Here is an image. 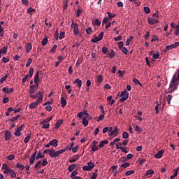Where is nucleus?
<instances>
[{"instance_id": "37", "label": "nucleus", "mask_w": 179, "mask_h": 179, "mask_svg": "<svg viewBox=\"0 0 179 179\" xmlns=\"http://www.w3.org/2000/svg\"><path fill=\"white\" fill-rule=\"evenodd\" d=\"M115 57V53L114 52V50H110V52L109 53V58H114Z\"/></svg>"}, {"instance_id": "48", "label": "nucleus", "mask_w": 179, "mask_h": 179, "mask_svg": "<svg viewBox=\"0 0 179 179\" xmlns=\"http://www.w3.org/2000/svg\"><path fill=\"white\" fill-rule=\"evenodd\" d=\"M54 37L56 40H58L59 37V34L58 33V29H57L55 32V35Z\"/></svg>"}, {"instance_id": "26", "label": "nucleus", "mask_w": 179, "mask_h": 179, "mask_svg": "<svg viewBox=\"0 0 179 179\" xmlns=\"http://www.w3.org/2000/svg\"><path fill=\"white\" fill-rule=\"evenodd\" d=\"M60 103L62 104V108H64V107H65V106H66V100L65 99V98L62 97Z\"/></svg>"}, {"instance_id": "59", "label": "nucleus", "mask_w": 179, "mask_h": 179, "mask_svg": "<svg viewBox=\"0 0 179 179\" xmlns=\"http://www.w3.org/2000/svg\"><path fill=\"white\" fill-rule=\"evenodd\" d=\"M171 99H173V96H172L171 95L169 94V95L167 96L168 104H170V103H171Z\"/></svg>"}, {"instance_id": "47", "label": "nucleus", "mask_w": 179, "mask_h": 179, "mask_svg": "<svg viewBox=\"0 0 179 179\" xmlns=\"http://www.w3.org/2000/svg\"><path fill=\"white\" fill-rule=\"evenodd\" d=\"M30 138H31V136L30 135L25 137V138L24 140V143H29V141H30Z\"/></svg>"}, {"instance_id": "57", "label": "nucleus", "mask_w": 179, "mask_h": 179, "mask_svg": "<svg viewBox=\"0 0 179 179\" xmlns=\"http://www.w3.org/2000/svg\"><path fill=\"white\" fill-rule=\"evenodd\" d=\"M98 177V175H97V173H92V175L91 176L90 178L91 179H96Z\"/></svg>"}, {"instance_id": "5", "label": "nucleus", "mask_w": 179, "mask_h": 179, "mask_svg": "<svg viewBox=\"0 0 179 179\" xmlns=\"http://www.w3.org/2000/svg\"><path fill=\"white\" fill-rule=\"evenodd\" d=\"M39 103H43L42 102V97L41 96L40 99H36L35 102H32L29 104V108L34 109L36 108L38 106Z\"/></svg>"}, {"instance_id": "46", "label": "nucleus", "mask_w": 179, "mask_h": 179, "mask_svg": "<svg viewBox=\"0 0 179 179\" xmlns=\"http://www.w3.org/2000/svg\"><path fill=\"white\" fill-rule=\"evenodd\" d=\"M103 37H104V32L101 31L100 34L98 36V38L99 39V41H101L103 40Z\"/></svg>"}, {"instance_id": "33", "label": "nucleus", "mask_w": 179, "mask_h": 179, "mask_svg": "<svg viewBox=\"0 0 179 179\" xmlns=\"http://www.w3.org/2000/svg\"><path fill=\"white\" fill-rule=\"evenodd\" d=\"M82 12H83V10L80 8H78L76 13L77 17H79L80 15H82Z\"/></svg>"}, {"instance_id": "27", "label": "nucleus", "mask_w": 179, "mask_h": 179, "mask_svg": "<svg viewBox=\"0 0 179 179\" xmlns=\"http://www.w3.org/2000/svg\"><path fill=\"white\" fill-rule=\"evenodd\" d=\"M47 43H48V37L45 36V38L41 41L42 45L44 47L45 45H47Z\"/></svg>"}, {"instance_id": "25", "label": "nucleus", "mask_w": 179, "mask_h": 179, "mask_svg": "<svg viewBox=\"0 0 179 179\" xmlns=\"http://www.w3.org/2000/svg\"><path fill=\"white\" fill-rule=\"evenodd\" d=\"M44 156L45 155L43 154H41L40 152H38L37 154H36V160H38V159H44Z\"/></svg>"}, {"instance_id": "21", "label": "nucleus", "mask_w": 179, "mask_h": 179, "mask_svg": "<svg viewBox=\"0 0 179 179\" xmlns=\"http://www.w3.org/2000/svg\"><path fill=\"white\" fill-rule=\"evenodd\" d=\"M62 120H59L55 124V129H58V128H59L61 125H62Z\"/></svg>"}, {"instance_id": "41", "label": "nucleus", "mask_w": 179, "mask_h": 179, "mask_svg": "<svg viewBox=\"0 0 179 179\" xmlns=\"http://www.w3.org/2000/svg\"><path fill=\"white\" fill-rule=\"evenodd\" d=\"M1 51V54H6L8 52V47H3L2 49H0Z\"/></svg>"}, {"instance_id": "39", "label": "nucleus", "mask_w": 179, "mask_h": 179, "mask_svg": "<svg viewBox=\"0 0 179 179\" xmlns=\"http://www.w3.org/2000/svg\"><path fill=\"white\" fill-rule=\"evenodd\" d=\"M42 125V128H43V129H48V128H50V123H44Z\"/></svg>"}, {"instance_id": "42", "label": "nucleus", "mask_w": 179, "mask_h": 179, "mask_svg": "<svg viewBox=\"0 0 179 179\" xmlns=\"http://www.w3.org/2000/svg\"><path fill=\"white\" fill-rule=\"evenodd\" d=\"M120 51H122V52H124L126 55L127 54H128V49H127V48L123 47L122 48L120 49Z\"/></svg>"}, {"instance_id": "63", "label": "nucleus", "mask_w": 179, "mask_h": 179, "mask_svg": "<svg viewBox=\"0 0 179 179\" xmlns=\"http://www.w3.org/2000/svg\"><path fill=\"white\" fill-rule=\"evenodd\" d=\"M2 61L4 62V64H8V62H9V59L3 57L2 58Z\"/></svg>"}, {"instance_id": "34", "label": "nucleus", "mask_w": 179, "mask_h": 179, "mask_svg": "<svg viewBox=\"0 0 179 179\" xmlns=\"http://www.w3.org/2000/svg\"><path fill=\"white\" fill-rule=\"evenodd\" d=\"M78 174H79V173L78 172V171H73L71 174L70 175L71 178H73V177H76V176H78Z\"/></svg>"}, {"instance_id": "50", "label": "nucleus", "mask_w": 179, "mask_h": 179, "mask_svg": "<svg viewBox=\"0 0 179 179\" xmlns=\"http://www.w3.org/2000/svg\"><path fill=\"white\" fill-rule=\"evenodd\" d=\"M135 173V171H127L125 173V176H131L132 174H134Z\"/></svg>"}, {"instance_id": "58", "label": "nucleus", "mask_w": 179, "mask_h": 179, "mask_svg": "<svg viewBox=\"0 0 179 179\" xmlns=\"http://www.w3.org/2000/svg\"><path fill=\"white\" fill-rule=\"evenodd\" d=\"M4 174H10L12 173V169H7L3 171Z\"/></svg>"}, {"instance_id": "9", "label": "nucleus", "mask_w": 179, "mask_h": 179, "mask_svg": "<svg viewBox=\"0 0 179 179\" xmlns=\"http://www.w3.org/2000/svg\"><path fill=\"white\" fill-rule=\"evenodd\" d=\"M4 138H5V141H9V139H10V138H12V132H10V131L7 130L4 132Z\"/></svg>"}, {"instance_id": "44", "label": "nucleus", "mask_w": 179, "mask_h": 179, "mask_svg": "<svg viewBox=\"0 0 179 179\" xmlns=\"http://www.w3.org/2000/svg\"><path fill=\"white\" fill-rule=\"evenodd\" d=\"M107 15H108V16L109 17V20H111L113 19V17H115V14L113 15L110 12H107Z\"/></svg>"}, {"instance_id": "55", "label": "nucleus", "mask_w": 179, "mask_h": 179, "mask_svg": "<svg viewBox=\"0 0 179 179\" xmlns=\"http://www.w3.org/2000/svg\"><path fill=\"white\" fill-rule=\"evenodd\" d=\"M40 167H41V161H38L35 165V169H40Z\"/></svg>"}, {"instance_id": "23", "label": "nucleus", "mask_w": 179, "mask_h": 179, "mask_svg": "<svg viewBox=\"0 0 179 179\" xmlns=\"http://www.w3.org/2000/svg\"><path fill=\"white\" fill-rule=\"evenodd\" d=\"M163 151H159L157 154L155 155V157L156 159H162V157L163 156Z\"/></svg>"}, {"instance_id": "3", "label": "nucleus", "mask_w": 179, "mask_h": 179, "mask_svg": "<svg viewBox=\"0 0 179 179\" xmlns=\"http://www.w3.org/2000/svg\"><path fill=\"white\" fill-rule=\"evenodd\" d=\"M71 29H73V33L75 36H78L79 34V25H78V23L74 22L73 20L71 24Z\"/></svg>"}, {"instance_id": "19", "label": "nucleus", "mask_w": 179, "mask_h": 179, "mask_svg": "<svg viewBox=\"0 0 179 179\" xmlns=\"http://www.w3.org/2000/svg\"><path fill=\"white\" fill-rule=\"evenodd\" d=\"M105 145H108V140H103L101 141L99 144V148H104Z\"/></svg>"}, {"instance_id": "28", "label": "nucleus", "mask_w": 179, "mask_h": 179, "mask_svg": "<svg viewBox=\"0 0 179 179\" xmlns=\"http://www.w3.org/2000/svg\"><path fill=\"white\" fill-rule=\"evenodd\" d=\"M82 124L84 125V127H87L89 125V121L86 117H83L82 120Z\"/></svg>"}, {"instance_id": "52", "label": "nucleus", "mask_w": 179, "mask_h": 179, "mask_svg": "<svg viewBox=\"0 0 179 179\" xmlns=\"http://www.w3.org/2000/svg\"><path fill=\"white\" fill-rule=\"evenodd\" d=\"M83 170H84V171H90V170H92L89 166H83Z\"/></svg>"}, {"instance_id": "22", "label": "nucleus", "mask_w": 179, "mask_h": 179, "mask_svg": "<svg viewBox=\"0 0 179 179\" xmlns=\"http://www.w3.org/2000/svg\"><path fill=\"white\" fill-rule=\"evenodd\" d=\"M93 26H100L101 24V21L99 19H95V20L92 21Z\"/></svg>"}, {"instance_id": "35", "label": "nucleus", "mask_w": 179, "mask_h": 179, "mask_svg": "<svg viewBox=\"0 0 179 179\" xmlns=\"http://www.w3.org/2000/svg\"><path fill=\"white\" fill-rule=\"evenodd\" d=\"M6 79H8V74H6L4 76H3L0 79V83H3V82H5V80H6Z\"/></svg>"}, {"instance_id": "64", "label": "nucleus", "mask_w": 179, "mask_h": 179, "mask_svg": "<svg viewBox=\"0 0 179 179\" xmlns=\"http://www.w3.org/2000/svg\"><path fill=\"white\" fill-rule=\"evenodd\" d=\"M7 159H8V160H13V159H15V155H8V156L7 157Z\"/></svg>"}, {"instance_id": "29", "label": "nucleus", "mask_w": 179, "mask_h": 179, "mask_svg": "<svg viewBox=\"0 0 179 179\" xmlns=\"http://www.w3.org/2000/svg\"><path fill=\"white\" fill-rule=\"evenodd\" d=\"M76 166V164H71L69 166L68 170L70 173H72L73 170L75 169V167Z\"/></svg>"}, {"instance_id": "36", "label": "nucleus", "mask_w": 179, "mask_h": 179, "mask_svg": "<svg viewBox=\"0 0 179 179\" xmlns=\"http://www.w3.org/2000/svg\"><path fill=\"white\" fill-rule=\"evenodd\" d=\"M83 114L85 116L84 118H85V119H87V118H89V117H90V114H89L87 110H84L83 112Z\"/></svg>"}, {"instance_id": "54", "label": "nucleus", "mask_w": 179, "mask_h": 179, "mask_svg": "<svg viewBox=\"0 0 179 179\" xmlns=\"http://www.w3.org/2000/svg\"><path fill=\"white\" fill-rule=\"evenodd\" d=\"M31 62H33V59H29L28 62L26 64L27 68H29V66H30V65L31 64Z\"/></svg>"}, {"instance_id": "12", "label": "nucleus", "mask_w": 179, "mask_h": 179, "mask_svg": "<svg viewBox=\"0 0 179 179\" xmlns=\"http://www.w3.org/2000/svg\"><path fill=\"white\" fill-rule=\"evenodd\" d=\"M176 47H179L178 42H176L174 44H172L171 45H166V48L167 50H173V48H176Z\"/></svg>"}, {"instance_id": "31", "label": "nucleus", "mask_w": 179, "mask_h": 179, "mask_svg": "<svg viewBox=\"0 0 179 179\" xmlns=\"http://www.w3.org/2000/svg\"><path fill=\"white\" fill-rule=\"evenodd\" d=\"M15 167L20 170H24V166L22 164L17 163Z\"/></svg>"}, {"instance_id": "2", "label": "nucleus", "mask_w": 179, "mask_h": 179, "mask_svg": "<svg viewBox=\"0 0 179 179\" xmlns=\"http://www.w3.org/2000/svg\"><path fill=\"white\" fill-rule=\"evenodd\" d=\"M120 97H122L120 99V101L122 103H124V101H125V100H127L128 97H129V93H128V90H124V91H122L120 94Z\"/></svg>"}, {"instance_id": "56", "label": "nucleus", "mask_w": 179, "mask_h": 179, "mask_svg": "<svg viewBox=\"0 0 179 179\" xmlns=\"http://www.w3.org/2000/svg\"><path fill=\"white\" fill-rule=\"evenodd\" d=\"M144 12L146 14L150 13V8L149 7H144Z\"/></svg>"}, {"instance_id": "1", "label": "nucleus", "mask_w": 179, "mask_h": 179, "mask_svg": "<svg viewBox=\"0 0 179 179\" xmlns=\"http://www.w3.org/2000/svg\"><path fill=\"white\" fill-rule=\"evenodd\" d=\"M64 152H65V149H62L59 151H55L54 148H52L49 150V156H50V157L54 159L55 157H58L59 155H62V153Z\"/></svg>"}, {"instance_id": "43", "label": "nucleus", "mask_w": 179, "mask_h": 179, "mask_svg": "<svg viewBox=\"0 0 179 179\" xmlns=\"http://www.w3.org/2000/svg\"><path fill=\"white\" fill-rule=\"evenodd\" d=\"M32 12H36V10L31 7H29V8H27V13H29L30 15H31Z\"/></svg>"}, {"instance_id": "30", "label": "nucleus", "mask_w": 179, "mask_h": 179, "mask_svg": "<svg viewBox=\"0 0 179 179\" xmlns=\"http://www.w3.org/2000/svg\"><path fill=\"white\" fill-rule=\"evenodd\" d=\"M87 166L90 168V169L93 170V169H94L96 164H94V163L90 162L87 163Z\"/></svg>"}, {"instance_id": "15", "label": "nucleus", "mask_w": 179, "mask_h": 179, "mask_svg": "<svg viewBox=\"0 0 179 179\" xmlns=\"http://www.w3.org/2000/svg\"><path fill=\"white\" fill-rule=\"evenodd\" d=\"M108 135L109 136H111L113 135H114V136H117V135H118V127H115L113 131L111 133H110Z\"/></svg>"}, {"instance_id": "20", "label": "nucleus", "mask_w": 179, "mask_h": 179, "mask_svg": "<svg viewBox=\"0 0 179 179\" xmlns=\"http://www.w3.org/2000/svg\"><path fill=\"white\" fill-rule=\"evenodd\" d=\"M148 23H150V24H156V23H159V22L156 19L148 18Z\"/></svg>"}, {"instance_id": "32", "label": "nucleus", "mask_w": 179, "mask_h": 179, "mask_svg": "<svg viewBox=\"0 0 179 179\" xmlns=\"http://www.w3.org/2000/svg\"><path fill=\"white\" fill-rule=\"evenodd\" d=\"M154 173H155V171H154L153 170H152V169H150V170H148V171H146L145 176H152V175H153Z\"/></svg>"}, {"instance_id": "62", "label": "nucleus", "mask_w": 179, "mask_h": 179, "mask_svg": "<svg viewBox=\"0 0 179 179\" xmlns=\"http://www.w3.org/2000/svg\"><path fill=\"white\" fill-rule=\"evenodd\" d=\"M57 47H58L57 45H54L53 47L52 48L50 52H55V50H57Z\"/></svg>"}, {"instance_id": "8", "label": "nucleus", "mask_w": 179, "mask_h": 179, "mask_svg": "<svg viewBox=\"0 0 179 179\" xmlns=\"http://www.w3.org/2000/svg\"><path fill=\"white\" fill-rule=\"evenodd\" d=\"M24 127V124L21 125L20 127H18L17 129H15V131L14 133L15 136H20V135H22V128H23Z\"/></svg>"}, {"instance_id": "45", "label": "nucleus", "mask_w": 179, "mask_h": 179, "mask_svg": "<svg viewBox=\"0 0 179 179\" xmlns=\"http://www.w3.org/2000/svg\"><path fill=\"white\" fill-rule=\"evenodd\" d=\"M133 82H134V83H135L136 85H139L140 86H142V83H141V82L138 81V80L136 79V78H134V79H133Z\"/></svg>"}, {"instance_id": "14", "label": "nucleus", "mask_w": 179, "mask_h": 179, "mask_svg": "<svg viewBox=\"0 0 179 179\" xmlns=\"http://www.w3.org/2000/svg\"><path fill=\"white\" fill-rule=\"evenodd\" d=\"M50 146H53V148H57L58 146V140L53 139L49 142Z\"/></svg>"}, {"instance_id": "40", "label": "nucleus", "mask_w": 179, "mask_h": 179, "mask_svg": "<svg viewBox=\"0 0 179 179\" xmlns=\"http://www.w3.org/2000/svg\"><path fill=\"white\" fill-rule=\"evenodd\" d=\"M133 39H134V36H130V38H128L126 41V45H129V44H131V41H132Z\"/></svg>"}, {"instance_id": "24", "label": "nucleus", "mask_w": 179, "mask_h": 179, "mask_svg": "<svg viewBox=\"0 0 179 179\" xmlns=\"http://www.w3.org/2000/svg\"><path fill=\"white\" fill-rule=\"evenodd\" d=\"M52 120V117H48L47 119L43 120L42 122H40V125H43V124H48L49 121H51Z\"/></svg>"}, {"instance_id": "16", "label": "nucleus", "mask_w": 179, "mask_h": 179, "mask_svg": "<svg viewBox=\"0 0 179 179\" xmlns=\"http://www.w3.org/2000/svg\"><path fill=\"white\" fill-rule=\"evenodd\" d=\"M76 85H77L78 87L80 89L82 87V80H80L79 78L76 79V80L73 82Z\"/></svg>"}, {"instance_id": "6", "label": "nucleus", "mask_w": 179, "mask_h": 179, "mask_svg": "<svg viewBox=\"0 0 179 179\" xmlns=\"http://www.w3.org/2000/svg\"><path fill=\"white\" fill-rule=\"evenodd\" d=\"M43 92H41V91H38V92H36L35 94H31L30 96H29V97L31 98V99H40L41 97H42V101H43V97H44V95H43Z\"/></svg>"}, {"instance_id": "17", "label": "nucleus", "mask_w": 179, "mask_h": 179, "mask_svg": "<svg viewBox=\"0 0 179 179\" xmlns=\"http://www.w3.org/2000/svg\"><path fill=\"white\" fill-rule=\"evenodd\" d=\"M36 90H36V86H34V85H31V86L29 87V93L30 94H33L34 93H36Z\"/></svg>"}, {"instance_id": "61", "label": "nucleus", "mask_w": 179, "mask_h": 179, "mask_svg": "<svg viewBox=\"0 0 179 179\" xmlns=\"http://www.w3.org/2000/svg\"><path fill=\"white\" fill-rule=\"evenodd\" d=\"M86 33H87V34H88V35L92 34V27H88V28L86 29Z\"/></svg>"}, {"instance_id": "10", "label": "nucleus", "mask_w": 179, "mask_h": 179, "mask_svg": "<svg viewBox=\"0 0 179 179\" xmlns=\"http://www.w3.org/2000/svg\"><path fill=\"white\" fill-rule=\"evenodd\" d=\"M2 92L6 94H10L13 92V88L3 87L2 88Z\"/></svg>"}, {"instance_id": "18", "label": "nucleus", "mask_w": 179, "mask_h": 179, "mask_svg": "<svg viewBox=\"0 0 179 179\" xmlns=\"http://www.w3.org/2000/svg\"><path fill=\"white\" fill-rule=\"evenodd\" d=\"M31 48H33V46L31 45V43H28L26 45V52L29 53L30 51H31Z\"/></svg>"}, {"instance_id": "49", "label": "nucleus", "mask_w": 179, "mask_h": 179, "mask_svg": "<svg viewBox=\"0 0 179 179\" xmlns=\"http://www.w3.org/2000/svg\"><path fill=\"white\" fill-rule=\"evenodd\" d=\"M129 164H130L129 163L126 162L122 164L120 167H122V169H127V167H129Z\"/></svg>"}, {"instance_id": "60", "label": "nucleus", "mask_w": 179, "mask_h": 179, "mask_svg": "<svg viewBox=\"0 0 179 179\" xmlns=\"http://www.w3.org/2000/svg\"><path fill=\"white\" fill-rule=\"evenodd\" d=\"M135 129L137 132H142V128L138 125L136 126Z\"/></svg>"}, {"instance_id": "11", "label": "nucleus", "mask_w": 179, "mask_h": 179, "mask_svg": "<svg viewBox=\"0 0 179 179\" xmlns=\"http://www.w3.org/2000/svg\"><path fill=\"white\" fill-rule=\"evenodd\" d=\"M36 155H37V151H36L32 155L30 156V159H29L30 164H34Z\"/></svg>"}, {"instance_id": "38", "label": "nucleus", "mask_w": 179, "mask_h": 179, "mask_svg": "<svg viewBox=\"0 0 179 179\" xmlns=\"http://www.w3.org/2000/svg\"><path fill=\"white\" fill-rule=\"evenodd\" d=\"M122 138H124V139H128V138H129V134H128V132L124 131L122 134Z\"/></svg>"}, {"instance_id": "13", "label": "nucleus", "mask_w": 179, "mask_h": 179, "mask_svg": "<svg viewBox=\"0 0 179 179\" xmlns=\"http://www.w3.org/2000/svg\"><path fill=\"white\" fill-rule=\"evenodd\" d=\"M150 55H151L154 59H159V57H160V53H159V52H156L155 53L150 52Z\"/></svg>"}, {"instance_id": "53", "label": "nucleus", "mask_w": 179, "mask_h": 179, "mask_svg": "<svg viewBox=\"0 0 179 179\" xmlns=\"http://www.w3.org/2000/svg\"><path fill=\"white\" fill-rule=\"evenodd\" d=\"M97 82L99 83H101V82H103V76L99 75L97 78Z\"/></svg>"}, {"instance_id": "4", "label": "nucleus", "mask_w": 179, "mask_h": 179, "mask_svg": "<svg viewBox=\"0 0 179 179\" xmlns=\"http://www.w3.org/2000/svg\"><path fill=\"white\" fill-rule=\"evenodd\" d=\"M34 82L35 83V89L37 90L38 89V83L40 82V76H39V72L37 71V73L35 75V77L34 78Z\"/></svg>"}, {"instance_id": "51", "label": "nucleus", "mask_w": 179, "mask_h": 179, "mask_svg": "<svg viewBox=\"0 0 179 179\" xmlns=\"http://www.w3.org/2000/svg\"><path fill=\"white\" fill-rule=\"evenodd\" d=\"M91 149L92 152H97V150H99V147H97L96 145H92L91 147Z\"/></svg>"}, {"instance_id": "7", "label": "nucleus", "mask_w": 179, "mask_h": 179, "mask_svg": "<svg viewBox=\"0 0 179 179\" xmlns=\"http://www.w3.org/2000/svg\"><path fill=\"white\" fill-rule=\"evenodd\" d=\"M33 73H34V69L31 68L29 69V75L27 74L23 78H22V83H25V82L27 80V79H29V78H33Z\"/></svg>"}]
</instances>
